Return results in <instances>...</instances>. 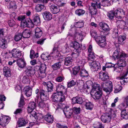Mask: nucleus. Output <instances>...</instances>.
Here are the masks:
<instances>
[{
  "label": "nucleus",
  "mask_w": 128,
  "mask_h": 128,
  "mask_svg": "<svg viewBox=\"0 0 128 128\" xmlns=\"http://www.w3.org/2000/svg\"><path fill=\"white\" fill-rule=\"evenodd\" d=\"M36 107V103L34 102H31L29 103L28 107L27 110L28 112L30 113V117H34L36 119L40 118L39 119L42 118L43 116L42 114H40L36 116V114L34 111H33V110L35 109Z\"/></svg>",
  "instance_id": "f257e3e1"
},
{
  "label": "nucleus",
  "mask_w": 128,
  "mask_h": 128,
  "mask_svg": "<svg viewBox=\"0 0 128 128\" xmlns=\"http://www.w3.org/2000/svg\"><path fill=\"white\" fill-rule=\"evenodd\" d=\"M101 86L104 90L108 94L111 92L113 89L112 82L109 80L103 82L101 84Z\"/></svg>",
  "instance_id": "f03ea898"
},
{
  "label": "nucleus",
  "mask_w": 128,
  "mask_h": 128,
  "mask_svg": "<svg viewBox=\"0 0 128 128\" xmlns=\"http://www.w3.org/2000/svg\"><path fill=\"white\" fill-rule=\"evenodd\" d=\"M26 71V75L23 76L22 82L24 84H28L30 82L29 76H31V75H33L34 72V70L30 67L29 69L27 68Z\"/></svg>",
  "instance_id": "7ed1b4c3"
},
{
  "label": "nucleus",
  "mask_w": 128,
  "mask_h": 128,
  "mask_svg": "<svg viewBox=\"0 0 128 128\" xmlns=\"http://www.w3.org/2000/svg\"><path fill=\"white\" fill-rule=\"evenodd\" d=\"M51 98L52 102L56 103L63 102L65 99L64 95L57 92L53 94Z\"/></svg>",
  "instance_id": "20e7f679"
},
{
  "label": "nucleus",
  "mask_w": 128,
  "mask_h": 128,
  "mask_svg": "<svg viewBox=\"0 0 128 128\" xmlns=\"http://www.w3.org/2000/svg\"><path fill=\"white\" fill-rule=\"evenodd\" d=\"M98 88H96L97 90H91V94L93 98L96 101L100 100L102 96V92L100 90H98Z\"/></svg>",
  "instance_id": "39448f33"
},
{
  "label": "nucleus",
  "mask_w": 128,
  "mask_h": 128,
  "mask_svg": "<svg viewBox=\"0 0 128 128\" xmlns=\"http://www.w3.org/2000/svg\"><path fill=\"white\" fill-rule=\"evenodd\" d=\"M97 33L95 32L92 31L90 32V34L93 37H94L96 41L98 44L101 42H104L106 41V37L104 36L100 35V36L96 35Z\"/></svg>",
  "instance_id": "423d86ee"
},
{
  "label": "nucleus",
  "mask_w": 128,
  "mask_h": 128,
  "mask_svg": "<svg viewBox=\"0 0 128 128\" xmlns=\"http://www.w3.org/2000/svg\"><path fill=\"white\" fill-rule=\"evenodd\" d=\"M8 55H12L15 58H20L21 55V52L16 48L13 49L11 52L8 51Z\"/></svg>",
  "instance_id": "0eeeda50"
},
{
  "label": "nucleus",
  "mask_w": 128,
  "mask_h": 128,
  "mask_svg": "<svg viewBox=\"0 0 128 128\" xmlns=\"http://www.w3.org/2000/svg\"><path fill=\"white\" fill-rule=\"evenodd\" d=\"M126 54L124 53H121L118 50H116L114 52L112 58L114 60L116 59H118L122 58H125L126 56Z\"/></svg>",
  "instance_id": "6e6552de"
},
{
  "label": "nucleus",
  "mask_w": 128,
  "mask_h": 128,
  "mask_svg": "<svg viewBox=\"0 0 128 128\" xmlns=\"http://www.w3.org/2000/svg\"><path fill=\"white\" fill-rule=\"evenodd\" d=\"M115 16L118 19H121L124 17L125 15V12L122 9H116L114 11Z\"/></svg>",
  "instance_id": "1a4fd4ad"
},
{
  "label": "nucleus",
  "mask_w": 128,
  "mask_h": 128,
  "mask_svg": "<svg viewBox=\"0 0 128 128\" xmlns=\"http://www.w3.org/2000/svg\"><path fill=\"white\" fill-rule=\"evenodd\" d=\"M128 73V70H127L126 72L123 73L122 76L118 78L120 80V82L122 85H125L126 83L128 82V78H125Z\"/></svg>",
  "instance_id": "9d476101"
},
{
  "label": "nucleus",
  "mask_w": 128,
  "mask_h": 128,
  "mask_svg": "<svg viewBox=\"0 0 128 128\" xmlns=\"http://www.w3.org/2000/svg\"><path fill=\"white\" fill-rule=\"evenodd\" d=\"M71 46L76 49V52L78 53H80L82 50V46L78 42L76 41L72 42Z\"/></svg>",
  "instance_id": "9b49d317"
},
{
  "label": "nucleus",
  "mask_w": 128,
  "mask_h": 128,
  "mask_svg": "<svg viewBox=\"0 0 128 128\" xmlns=\"http://www.w3.org/2000/svg\"><path fill=\"white\" fill-rule=\"evenodd\" d=\"M91 70L93 71H98L100 68L99 64L98 62L95 61H93L91 63H89Z\"/></svg>",
  "instance_id": "f8f14e48"
},
{
  "label": "nucleus",
  "mask_w": 128,
  "mask_h": 128,
  "mask_svg": "<svg viewBox=\"0 0 128 128\" xmlns=\"http://www.w3.org/2000/svg\"><path fill=\"white\" fill-rule=\"evenodd\" d=\"M98 4V2H96L95 3H91V5L92 7H89V10L90 13L92 15H96L97 13L96 6Z\"/></svg>",
  "instance_id": "ddd939ff"
},
{
  "label": "nucleus",
  "mask_w": 128,
  "mask_h": 128,
  "mask_svg": "<svg viewBox=\"0 0 128 128\" xmlns=\"http://www.w3.org/2000/svg\"><path fill=\"white\" fill-rule=\"evenodd\" d=\"M99 78L102 80L105 81L108 79L109 78L108 72L106 71L105 72H99Z\"/></svg>",
  "instance_id": "4468645a"
},
{
  "label": "nucleus",
  "mask_w": 128,
  "mask_h": 128,
  "mask_svg": "<svg viewBox=\"0 0 128 128\" xmlns=\"http://www.w3.org/2000/svg\"><path fill=\"white\" fill-rule=\"evenodd\" d=\"M17 66L20 68H22L25 67L26 63L24 58H19L16 60Z\"/></svg>",
  "instance_id": "2eb2a0df"
},
{
  "label": "nucleus",
  "mask_w": 128,
  "mask_h": 128,
  "mask_svg": "<svg viewBox=\"0 0 128 128\" xmlns=\"http://www.w3.org/2000/svg\"><path fill=\"white\" fill-rule=\"evenodd\" d=\"M42 84L46 88L48 92H51L53 91V85L51 82L49 81L47 82H44Z\"/></svg>",
  "instance_id": "dca6fc26"
},
{
  "label": "nucleus",
  "mask_w": 128,
  "mask_h": 128,
  "mask_svg": "<svg viewBox=\"0 0 128 128\" xmlns=\"http://www.w3.org/2000/svg\"><path fill=\"white\" fill-rule=\"evenodd\" d=\"M73 38L74 39L77 41H82L83 39V36L81 32L76 31L74 34Z\"/></svg>",
  "instance_id": "f3484780"
},
{
  "label": "nucleus",
  "mask_w": 128,
  "mask_h": 128,
  "mask_svg": "<svg viewBox=\"0 0 128 128\" xmlns=\"http://www.w3.org/2000/svg\"><path fill=\"white\" fill-rule=\"evenodd\" d=\"M118 67L123 69L124 67L126 66L127 63L125 60V58H120L118 61Z\"/></svg>",
  "instance_id": "a211bd4d"
},
{
  "label": "nucleus",
  "mask_w": 128,
  "mask_h": 128,
  "mask_svg": "<svg viewBox=\"0 0 128 128\" xmlns=\"http://www.w3.org/2000/svg\"><path fill=\"white\" fill-rule=\"evenodd\" d=\"M101 118L103 122H108L110 121L111 116L108 114H104L101 116Z\"/></svg>",
  "instance_id": "6ab92c4d"
},
{
  "label": "nucleus",
  "mask_w": 128,
  "mask_h": 128,
  "mask_svg": "<svg viewBox=\"0 0 128 128\" xmlns=\"http://www.w3.org/2000/svg\"><path fill=\"white\" fill-rule=\"evenodd\" d=\"M56 92L62 94L64 90L66 89L64 86L61 84H59L56 86Z\"/></svg>",
  "instance_id": "aec40b11"
},
{
  "label": "nucleus",
  "mask_w": 128,
  "mask_h": 128,
  "mask_svg": "<svg viewBox=\"0 0 128 128\" xmlns=\"http://www.w3.org/2000/svg\"><path fill=\"white\" fill-rule=\"evenodd\" d=\"M72 102L73 104H82L83 102L82 98L79 96L73 97L72 99Z\"/></svg>",
  "instance_id": "412c9836"
},
{
  "label": "nucleus",
  "mask_w": 128,
  "mask_h": 128,
  "mask_svg": "<svg viewBox=\"0 0 128 128\" xmlns=\"http://www.w3.org/2000/svg\"><path fill=\"white\" fill-rule=\"evenodd\" d=\"M32 20L33 24H35L36 26H38L40 24V19L38 15L36 14L32 17Z\"/></svg>",
  "instance_id": "4be33fe9"
},
{
  "label": "nucleus",
  "mask_w": 128,
  "mask_h": 128,
  "mask_svg": "<svg viewBox=\"0 0 128 128\" xmlns=\"http://www.w3.org/2000/svg\"><path fill=\"white\" fill-rule=\"evenodd\" d=\"M10 2L8 8L12 10H15L17 8V6L16 2L14 0H8Z\"/></svg>",
  "instance_id": "5701e85b"
},
{
  "label": "nucleus",
  "mask_w": 128,
  "mask_h": 128,
  "mask_svg": "<svg viewBox=\"0 0 128 128\" xmlns=\"http://www.w3.org/2000/svg\"><path fill=\"white\" fill-rule=\"evenodd\" d=\"M40 97L41 100L46 101L48 99V95L45 93V92L43 90H40Z\"/></svg>",
  "instance_id": "b1692460"
},
{
  "label": "nucleus",
  "mask_w": 128,
  "mask_h": 128,
  "mask_svg": "<svg viewBox=\"0 0 128 128\" xmlns=\"http://www.w3.org/2000/svg\"><path fill=\"white\" fill-rule=\"evenodd\" d=\"M42 15L45 20H50L52 18V14L48 12H44L42 13Z\"/></svg>",
  "instance_id": "393cba45"
},
{
  "label": "nucleus",
  "mask_w": 128,
  "mask_h": 128,
  "mask_svg": "<svg viewBox=\"0 0 128 128\" xmlns=\"http://www.w3.org/2000/svg\"><path fill=\"white\" fill-rule=\"evenodd\" d=\"M24 93L27 96L30 97L32 94V89L29 86L25 87L24 89Z\"/></svg>",
  "instance_id": "a878e982"
},
{
  "label": "nucleus",
  "mask_w": 128,
  "mask_h": 128,
  "mask_svg": "<svg viewBox=\"0 0 128 128\" xmlns=\"http://www.w3.org/2000/svg\"><path fill=\"white\" fill-rule=\"evenodd\" d=\"M64 114L66 117L70 118L72 114V110H70L69 108H65L63 110Z\"/></svg>",
  "instance_id": "bb28decb"
},
{
  "label": "nucleus",
  "mask_w": 128,
  "mask_h": 128,
  "mask_svg": "<svg viewBox=\"0 0 128 128\" xmlns=\"http://www.w3.org/2000/svg\"><path fill=\"white\" fill-rule=\"evenodd\" d=\"M44 118L46 121L50 123H52L54 121L53 116L50 114H47L45 116Z\"/></svg>",
  "instance_id": "cd10ccee"
},
{
  "label": "nucleus",
  "mask_w": 128,
  "mask_h": 128,
  "mask_svg": "<svg viewBox=\"0 0 128 128\" xmlns=\"http://www.w3.org/2000/svg\"><path fill=\"white\" fill-rule=\"evenodd\" d=\"M73 62V60L70 56H68L64 60V64L67 66H70Z\"/></svg>",
  "instance_id": "c85d7f7f"
},
{
  "label": "nucleus",
  "mask_w": 128,
  "mask_h": 128,
  "mask_svg": "<svg viewBox=\"0 0 128 128\" xmlns=\"http://www.w3.org/2000/svg\"><path fill=\"white\" fill-rule=\"evenodd\" d=\"M7 116H5L3 117L2 118H0V124L3 127L7 125Z\"/></svg>",
  "instance_id": "c756f323"
},
{
  "label": "nucleus",
  "mask_w": 128,
  "mask_h": 128,
  "mask_svg": "<svg viewBox=\"0 0 128 128\" xmlns=\"http://www.w3.org/2000/svg\"><path fill=\"white\" fill-rule=\"evenodd\" d=\"M23 24L26 27L30 26V25H33V22L30 18H26L23 21Z\"/></svg>",
  "instance_id": "7c9ffc66"
},
{
  "label": "nucleus",
  "mask_w": 128,
  "mask_h": 128,
  "mask_svg": "<svg viewBox=\"0 0 128 128\" xmlns=\"http://www.w3.org/2000/svg\"><path fill=\"white\" fill-rule=\"evenodd\" d=\"M99 25L102 30L105 31H108L110 30V29L108 25L102 22L99 23Z\"/></svg>",
  "instance_id": "2f4dec72"
},
{
  "label": "nucleus",
  "mask_w": 128,
  "mask_h": 128,
  "mask_svg": "<svg viewBox=\"0 0 128 128\" xmlns=\"http://www.w3.org/2000/svg\"><path fill=\"white\" fill-rule=\"evenodd\" d=\"M27 123L24 119L20 118L17 124L18 127H21L25 126Z\"/></svg>",
  "instance_id": "473e14b6"
},
{
  "label": "nucleus",
  "mask_w": 128,
  "mask_h": 128,
  "mask_svg": "<svg viewBox=\"0 0 128 128\" xmlns=\"http://www.w3.org/2000/svg\"><path fill=\"white\" fill-rule=\"evenodd\" d=\"M31 32L29 30H25L22 32V37L25 38H28L30 37V36Z\"/></svg>",
  "instance_id": "72a5a7b5"
},
{
  "label": "nucleus",
  "mask_w": 128,
  "mask_h": 128,
  "mask_svg": "<svg viewBox=\"0 0 128 128\" xmlns=\"http://www.w3.org/2000/svg\"><path fill=\"white\" fill-rule=\"evenodd\" d=\"M35 36L36 38H40L42 35V32L38 27H37L35 29Z\"/></svg>",
  "instance_id": "f704fd0d"
},
{
  "label": "nucleus",
  "mask_w": 128,
  "mask_h": 128,
  "mask_svg": "<svg viewBox=\"0 0 128 128\" xmlns=\"http://www.w3.org/2000/svg\"><path fill=\"white\" fill-rule=\"evenodd\" d=\"M121 116L122 118L125 120L128 119V112L126 109L122 110L121 112Z\"/></svg>",
  "instance_id": "c9c22d12"
},
{
  "label": "nucleus",
  "mask_w": 128,
  "mask_h": 128,
  "mask_svg": "<svg viewBox=\"0 0 128 128\" xmlns=\"http://www.w3.org/2000/svg\"><path fill=\"white\" fill-rule=\"evenodd\" d=\"M84 105L86 110H92L94 107V105L92 103L90 102H86Z\"/></svg>",
  "instance_id": "e433bc0d"
},
{
  "label": "nucleus",
  "mask_w": 128,
  "mask_h": 128,
  "mask_svg": "<svg viewBox=\"0 0 128 128\" xmlns=\"http://www.w3.org/2000/svg\"><path fill=\"white\" fill-rule=\"evenodd\" d=\"M6 41L5 39H0V47L3 49H5L7 46V45L6 44Z\"/></svg>",
  "instance_id": "4c0bfd02"
},
{
  "label": "nucleus",
  "mask_w": 128,
  "mask_h": 128,
  "mask_svg": "<svg viewBox=\"0 0 128 128\" xmlns=\"http://www.w3.org/2000/svg\"><path fill=\"white\" fill-rule=\"evenodd\" d=\"M38 56V53H35L34 50H31L30 52V58L31 59L37 58Z\"/></svg>",
  "instance_id": "58836bf2"
},
{
  "label": "nucleus",
  "mask_w": 128,
  "mask_h": 128,
  "mask_svg": "<svg viewBox=\"0 0 128 128\" xmlns=\"http://www.w3.org/2000/svg\"><path fill=\"white\" fill-rule=\"evenodd\" d=\"M45 8V6L44 5L38 4L36 6L35 9L37 12H40Z\"/></svg>",
  "instance_id": "ea45409f"
},
{
  "label": "nucleus",
  "mask_w": 128,
  "mask_h": 128,
  "mask_svg": "<svg viewBox=\"0 0 128 128\" xmlns=\"http://www.w3.org/2000/svg\"><path fill=\"white\" fill-rule=\"evenodd\" d=\"M85 13V11L82 9H78L75 11L76 14L78 16L82 15Z\"/></svg>",
  "instance_id": "a19ab883"
},
{
  "label": "nucleus",
  "mask_w": 128,
  "mask_h": 128,
  "mask_svg": "<svg viewBox=\"0 0 128 128\" xmlns=\"http://www.w3.org/2000/svg\"><path fill=\"white\" fill-rule=\"evenodd\" d=\"M46 101H44L42 100L40 101L38 104V106L42 108H43L47 106L48 104L46 103Z\"/></svg>",
  "instance_id": "79ce46f5"
},
{
  "label": "nucleus",
  "mask_w": 128,
  "mask_h": 128,
  "mask_svg": "<svg viewBox=\"0 0 128 128\" xmlns=\"http://www.w3.org/2000/svg\"><path fill=\"white\" fill-rule=\"evenodd\" d=\"M89 83L90 84H92V86H92V90L94 89V90H97L96 89V88H98V90H100L99 84H94V85L92 82L91 81H90Z\"/></svg>",
  "instance_id": "37998d69"
},
{
  "label": "nucleus",
  "mask_w": 128,
  "mask_h": 128,
  "mask_svg": "<svg viewBox=\"0 0 128 128\" xmlns=\"http://www.w3.org/2000/svg\"><path fill=\"white\" fill-rule=\"evenodd\" d=\"M46 67L45 64H42L39 68L40 71L41 73H44L45 72Z\"/></svg>",
  "instance_id": "c03bdc74"
},
{
  "label": "nucleus",
  "mask_w": 128,
  "mask_h": 128,
  "mask_svg": "<svg viewBox=\"0 0 128 128\" xmlns=\"http://www.w3.org/2000/svg\"><path fill=\"white\" fill-rule=\"evenodd\" d=\"M61 66V62H56L52 66V68L54 70H57L59 69Z\"/></svg>",
  "instance_id": "a18cd8bd"
},
{
  "label": "nucleus",
  "mask_w": 128,
  "mask_h": 128,
  "mask_svg": "<svg viewBox=\"0 0 128 128\" xmlns=\"http://www.w3.org/2000/svg\"><path fill=\"white\" fill-rule=\"evenodd\" d=\"M80 74L81 76L83 77H87L88 76V72L84 70H82L81 71Z\"/></svg>",
  "instance_id": "49530a36"
},
{
  "label": "nucleus",
  "mask_w": 128,
  "mask_h": 128,
  "mask_svg": "<svg viewBox=\"0 0 128 128\" xmlns=\"http://www.w3.org/2000/svg\"><path fill=\"white\" fill-rule=\"evenodd\" d=\"M22 37L21 33L16 34L14 36V40L16 41H18L21 40Z\"/></svg>",
  "instance_id": "de8ad7c7"
},
{
  "label": "nucleus",
  "mask_w": 128,
  "mask_h": 128,
  "mask_svg": "<svg viewBox=\"0 0 128 128\" xmlns=\"http://www.w3.org/2000/svg\"><path fill=\"white\" fill-rule=\"evenodd\" d=\"M41 57L42 59L44 60H48L50 59V56L47 54H42L41 56Z\"/></svg>",
  "instance_id": "09e8293b"
},
{
  "label": "nucleus",
  "mask_w": 128,
  "mask_h": 128,
  "mask_svg": "<svg viewBox=\"0 0 128 128\" xmlns=\"http://www.w3.org/2000/svg\"><path fill=\"white\" fill-rule=\"evenodd\" d=\"M126 39V36H120L118 38V42L119 44H121Z\"/></svg>",
  "instance_id": "8fccbe9b"
},
{
  "label": "nucleus",
  "mask_w": 128,
  "mask_h": 128,
  "mask_svg": "<svg viewBox=\"0 0 128 128\" xmlns=\"http://www.w3.org/2000/svg\"><path fill=\"white\" fill-rule=\"evenodd\" d=\"M95 58V56L94 52H91L88 54V61L90 60L93 61Z\"/></svg>",
  "instance_id": "3c124183"
},
{
  "label": "nucleus",
  "mask_w": 128,
  "mask_h": 128,
  "mask_svg": "<svg viewBox=\"0 0 128 128\" xmlns=\"http://www.w3.org/2000/svg\"><path fill=\"white\" fill-rule=\"evenodd\" d=\"M48 5L50 7L51 12H52V10H53L54 9V8L57 6H55V4L54 3V1H52L51 2H49Z\"/></svg>",
  "instance_id": "603ef678"
},
{
  "label": "nucleus",
  "mask_w": 128,
  "mask_h": 128,
  "mask_svg": "<svg viewBox=\"0 0 128 128\" xmlns=\"http://www.w3.org/2000/svg\"><path fill=\"white\" fill-rule=\"evenodd\" d=\"M101 2L102 6H107L110 4V2L108 0H102Z\"/></svg>",
  "instance_id": "864d4df0"
},
{
  "label": "nucleus",
  "mask_w": 128,
  "mask_h": 128,
  "mask_svg": "<svg viewBox=\"0 0 128 128\" xmlns=\"http://www.w3.org/2000/svg\"><path fill=\"white\" fill-rule=\"evenodd\" d=\"M115 14L114 13V11L113 12L112 11L110 12L107 14V16L110 19H112L114 18V16H115Z\"/></svg>",
  "instance_id": "5fc2aeb1"
},
{
  "label": "nucleus",
  "mask_w": 128,
  "mask_h": 128,
  "mask_svg": "<svg viewBox=\"0 0 128 128\" xmlns=\"http://www.w3.org/2000/svg\"><path fill=\"white\" fill-rule=\"evenodd\" d=\"M76 22L75 24H74V26L76 28H81L83 27L84 25V23L82 22Z\"/></svg>",
  "instance_id": "6e6d98bb"
},
{
  "label": "nucleus",
  "mask_w": 128,
  "mask_h": 128,
  "mask_svg": "<svg viewBox=\"0 0 128 128\" xmlns=\"http://www.w3.org/2000/svg\"><path fill=\"white\" fill-rule=\"evenodd\" d=\"M80 67L79 66H76L73 68V74L74 75L76 74L80 70Z\"/></svg>",
  "instance_id": "4d7b16f0"
},
{
  "label": "nucleus",
  "mask_w": 128,
  "mask_h": 128,
  "mask_svg": "<svg viewBox=\"0 0 128 128\" xmlns=\"http://www.w3.org/2000/svg\"><path fill=\"white\" fill-rule=\"evenodd\" d=\"M72 111L75 114H78L80 113V108H77L76 107H74L72 108Z\"/></svg>",
  "instance_id": "13d9d810"
},
{
  "label": "nucleus",
  "mask_w": 128,
  "mask_h": 128,
  "mask_svg": "<svg viewBox=\"0 0 128 128\" xmlns=\"http://www.w3.org/2000/svg\"><path fill=\"white\" fill-rule=\"evenodd\" d=\"M94 128H104V126L101 123L98 122L94 126Z\"/></svg>",
  "instance_id": "bf43d9fd"
},
{
  "label": "nucleus",
  "mask_w": 128,
  "mask_h": 128,
  "mask_svg": "<svg viewBox=\"0 0 128 128\" xmlns=\"http://www.w3.org/2000/svg\"><path fill=\"white\" fill-rule=\"evenodd\" d=\"M59 53V52L58 50V46H54L52 50V52L51 53L52 54H53L54 55H56Z\"/></svg>",
  "instance_id": "052dcab7"
},
{
  "label": "nucleus",
  "mask_w": 128,
  "mask_h": 128,
  "mask_svg": "<svg viewBox=\"0 0 128 128\" xmlns=\"http://www.w3.org/2000/svg\"><path fill=\"white\" fill-rule=\"evenodd\" d=\"M54 1V0H36V1H34V2L38 3L42 2L46 4L49 1L51 2L52 1Z\"/></svg>",
  "instance_id": "680f3d73"
},
{
  "label": "nucleus",
  "mask_w": 128,
  "mask_h": 128,
  "mask_svg": "<svg viewBox=\"0 0 128 128\" xmlns=\"http://www.w3.org/2000/svg\"><path fill=\"white\" fill-rule=\"evenodd\" d=\"M65 0H56L58 6H62L64 4V2Z\"/></svg>",
  "instance_id": "e2e57ef3"
},
{
  "label": "nucleus",
  "mask_w": 128,
  "mask_h": 128,
  "mask_svg": "<svg viewBox=\"0 0 128 128\" xmlns=\"http://www.w3.org/2000/svg\"><path fill=\"white\" fill-rule=\"evenodd\" d=\"M76 84V82L72 80L68 83V88H70L74 86Z\"/></svg>",
  "instance_id": "0e129e2a"
},
{
  "label": "nucleus",
  "mask_w": 128,
  "mask_h": 128,
  "mask_svg": "<svg viewBox=\"0 0 128 128\" xmlns=\"http://www.w3.org/2000/svg\"><path fill=\"white\" fill-rule=\"evenodd\" d=\"M60 6H58L56 7V8H54V9L52 10L51 12H52L54 14H56L58 13L60 11V8L59 7Z\"/></svg>",
  "instance_id": "69168bd1"
},
{
  "label": "nucleus",
  "mask_w": 128,
  "mask_h": 128,
  "mask_svg": "<svg viewBox=\"0 0 128 128\" xmlns=\"http://www.w3.org/2000/svg\"><path fill=\"white\" fill-rule=\"evenodd\" d=\"M8 67L7 66H5L3 68V74L6 77L8 76Z\"/></svg>",
  "instance_id": "338daca9"
},
{
  "label": "nucleus",
  "mask_w": 128,
  "mask_h": 128,
  "mask_svg": "<svg viewBox=\"0 0 128 128\" xmlns=\"http://www.w3.org/2000/svg\"><path fill=\"white\" fill-rule=\"evenodd\" d=\"M122 88V86H117L114 88V92L116 93L121 91Z\"/></svg>",
  "instance_id": "774afa93"
}]
</instances>
